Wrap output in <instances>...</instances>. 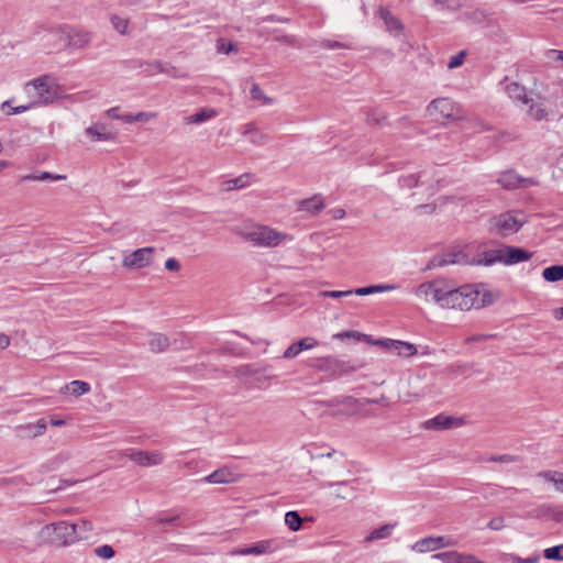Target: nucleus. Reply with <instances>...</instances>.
Instances as JSON below:
<instances>
[{"label":"nucleus","instance_id":"nucleus-47","mask_svg":"<svg viewBox=\"0 0 563 563\" xmlns=\"http://www.w3.org/2000/svg\"><path fill=\"white\" fill-rule=\"evenodd\" d=\"M217 51L221 54L236 53L238 46L232 42L227 43L223 38H220L217 42Z\"/></svg>","mask_w":563,"mask_h":563},{"label":"nucleus","instance_id":"nucleus-51","mask_svg":"<svg viewBox=\"0 0 563 563\" xmlns=\"http://www.w3.org/2000/svg\"><path fill=\"white\" fill-rule=\"evenodd\" d=\"M470 124L472 125L474 132L476 133H481L492 129L488 123H486L484 120L477 117L470 120Z\"/></svg>","mask_w":563,"mask_h":563},{"label":"nucleus","instance_id":"nucleus-7","mask_svg":"<svg viewBox=\"0 0 563 563\" xmlns=\"http://www.w3.org/2000/svg\"><path fill=\"white\" fill-rule=\"evenodd\" d=\"M429 115L439 113L444 119L464 120L461 106L449 98H438L432 100L427 107Z\"/></svg>","mask_w":563,"mask_h":563},{"label":"nucleus","instance_id":"nucleus-57","mask_svg":"<svg viewBox=\"0 0 563 563\" xmlns=\"http://www.w3.org/2000/svg\"><path fill=\"white\" fill-rule=\"evenodd\" d=\"M394 342V339H377L375 345L384 349L385 351L393 352Z\"/></svg>","mask_w":563,"mask_h":563},{"label":"nucleus","instance_id":"nucleus-26","mask_svg":"<svg viewBox=\"0 0 563 563\" xmlns=\"http://www.w3.org/2000/svg\"><path fill=\"white\" fill-rule=\"evenodd\" d=\"M150 350L154 353H162L169 346V340L165 334L153 333L148 341Z\"/></svg>","mask_w":563,"mask_h":563},{"label":"nucleus","instance_id":"nucleus-19","mask_svg":"<svg viewBox=\"0 0 563 563\" xmlns=\"http://www.w3.org/2000/svg\"><path fill=\"white\" fill-rule=\"evenodd\" d=\"M201 481L210 484H229L234 482V474L230 470L223 467L212 472Z\"/></svg>","mask_w":563,"mask_h":563},{"label":"nucleus","instance_id":"nucleus-22","mask_svg":"<svg viewBox=\"0 0 563 563\" xmlns=\"http://www.w3.org/2000/svg\"><path fill=\"white\" fill-rule=\"evenodd\" d=\"M397 523H386L377 529H374L365 539L364 542L371 543L377 540H383L391 536Z\"/></svg>","mask_w":563,"mask_h":563},{"label":"nucleus","instance_id":"nucleus-5","mask_svg":"<svg viewBox=\"0 0 563 563\" xmlns=\"http://www.w3.org/2000/svg\"><path fill=\"white\" fill-rule=\"evenodd\" d=\"M42 534L49 542L59 545H69L78 541L77 528L64 520L44 526Z\"/></svg>","mask_w":563,"mask_h":563},{"label":"nucleus","instance_id":"nucleus-50","mask_svg":"<svg viewBox=\"0 0 563 563\" xmlns=\"http://www.w3.org/2000/svg\"><path fill=\"white\" fill-rule=\"evenodd\" d=\"M353 290H324V291H321L320 292V296L324 297V298H334V299H339V298H343V297H349L351 295H353Z\"/></svg>","mask_w":563,"mask_h":563},{"label":"nucleus","instance_id":"nucleus-25","mask_svg":"<svg viewBox=\"0 0 563 563\" xmlns=\"http://www.w3.org/2000/svg\"><path fill=\"white\" fill-rule=\"evenodd\" d=\"M324 208V203L321 196H313L312 198L305 199L300 202L299 209L307 211L311 214L319 213Z\"/></svg>","mask_w":563,"mask_h":563},{"label":"nucleus","instance_id":"nucleus-46","mask_svg":"<svg viewBox=\"0 0 563 563\" xmlns=\"http://www.w3.org/2000/svg\"><path fill=\"white\" fill-rule=\"evenodd\" d=\"M93 551L98 558L103 559V560L112 559L115 553L113 548L109 544H103V545L97 547Z\"/></svg>","mask_w":563,"mask_h":563},{"label":"nucleus","instance_id":"nucleus-63","mask_svg":"<svg viewBox=\"0 0 563 563\" xmlns=\"http://www.w3.org/2000/svg\"><path fill=\"white\" fill-rule=\"evenodd\" d=\"M165 268L168 271H179L180 264L176 258L170 257L165 262Z\"/></svg>","mask_w":563,"mask_h":563},{"label":"nucleus","instance_id":"nucleus-30","mask_svg":"<svg viewBox=\"0 0 563 563\" xmlns=\"http://www.w3.org/2000/svg\"><path fill=\"white\" fill-rule=\"evenodd\" d=\"M529 109L527 111V114L533 119L534 121H542L548 118V111L544 108L543 103H534L531 99V102L528 104Z\"/></svg>","mask_w":563,"mask_h":563},{"label":"nucleus","instance_id":"nucleus-1","mask_svg":"<svg viewBox=\"0 0 563 563\" xmlns=\"http://www.w3.org/2000/svg\"><path fill=\"white\" fill-rule=\"evenodd\" d=\"M532 253L521 247L504 245L496 250L485 251L476 257L468 258L462 251L450 252L442 255L433 256L429 264V268L443 267L450 264H471L489 266L496 263L504 265H515L529 261Z\"/></svg>","mask_w":563,"mask_h":563},{"label":"nucleus","instance_id":"nucleus-10","mask_svg":"<svg viewBox=\"0 0 563 563\" xmlns=\"http://www.w3.org/2000/svg\"><path fill=\"white\" fill-rule=\"evenodd\" d=\"M456 541L449 537H427L417 541L412 549L417 552H432L445 547H454Z\"/></svg>","mask_w":563,"mask_h":563},{"label":"nucleus","instance_id":"nucleus-42","mask_svg":"<svg viewBox=\"0 0 563 563\" xmlns=\"http://www.w3.org/2000/svg\"><path fill=\"white\" fill-rule=\"evenodd\" d=\"M111 24L120 34L124 35V34H126L129 19L122 18L120 15H112Z\"/></svg>","mask_w":563,"mask_h":563},{"label":"nucleus","instance_id":"nucleus-40","mask_svg":"<svg viewBox=\"0 0 563 563\" xmlns=\"http://www.w3.org/2000/svg\"><path fill=\"white\" fill-rule=\"evenodd\" d=\"M506 560L511 563H537L540 560V555L538 553H534L528 558H520L519 555L515 553L506 554Z\"/></svg>","mask_w":563,"mask_h":563},{"label":"nucleus","instance_id":"nucleus-49","mask_svg":"<svg viewBox=\"0 0 563 563\" xmlns=\"http://www.w3.org/2000/svg\"><path fill=\"white\" fill-rule=\"evenodd\" d=\"M489 462H500V463H517L520 461V457L511 454H501V455H490L488 457Z\"/></svg>","mask_w":563,"mask_h":563},{"label":"nucleus","instance_id":"nucleus-29","mask_svg":"<svg viewBox=\"0 0 563 563\" xmlns=\"http://www.w3.org/2000/svg\"><path fill=\"white\" fill-rule=\"evenodd\" d=\"M396 285H372L367 287H361L353 290V292L357 296H366L377 292L390 291L396 289Z\"/></svg>","mask_w":563,"mask_h":563},{"label":"nucleus","instance_id":"nucleus-27","mask_svg":"<svg viewBox=\"0 0 563 563\" xmlns=\"http://www.w3.org/2000/svg\"><path fill=\"white\" fill-rule=\"evenodd\" d=\"M46 422L44 419H40L35 424L29 423L25 426H20L19 430L23 431L30 438H36L46 431Z\"/></svg>","mask_w":563,"mask_h":563},{"label":"nucleus","instance_id":"nucleus-4","mask_svg":"<svg viewBox=\"0 0 563 563\" xmlns=\"http://www.w3.org/2000/svg\"><path fill=\"white\" fill-rule=\"evenodd\" d=\"M525 223L523 214L508 211L493 217L488 222V230L494 234L507 238L517 233Z\"/></svg>","mask_w":563,"mask_h":563},{"label":"nucleus","instance_id":"nucleus-59","mask_svg":"<svg viewBox=\"0 0 563 563\" xmlns=\"http://www.w3.org/2000/svg\"><path fill=\"white\" fill-rule=\"evenodd\" d=\"M65 178H66V176H64V175H55L49 172H42L38 174L40 180H62Z\"/></svg>","mask_w":563,"mask_h":563},{"label":"nucleus","instance_id":"nucleus-38","mask_svg":"<svg viewBox=\"0 0 563 563\" xmlns=\"http://www.w3.org/2000/svg\"><path fill=\"white\" fill-rule=\"evenodd\" d=\"M461 555L462 553H459L456 551H448L438 553L433 555V558L442 561L443 563H459V560H461Z\"/></svg>","mask_w":563,"mask_h":563},{"label":"nucleus","instance_id":"nucleus-23","mask_svg":"<svg viewBox=\"0 0 563 563\" xmlns=\"http://www.w3.org/2000/svg\"><path fill=\"white\" fill-rule=\"evenodd\" d=\"M335 486L339 487V488H342V487L346 488V490L344 493L342 490L336 492L334 494L335 498L347 499L350 497H354L355 489L350 486V483L347 481H342V482H323L321 484L322 488H333Z\"/></svg>","mask_w":563,"mask_h":563},{"label":"nucleus","instance_id":"nucleus-15","mask_svg":"<svg viewBox=\"0 0 563 563\" xmlns=\"http://www.w3.org/2000/svg\"><path fill=\"white\" fill-rule=\"evenodd\" d=\"M317 367L321 371H332L334 373H350L357 371L356 366H352L349 363L338 360L333 356L319 358Z\"/></svg>","mask_w":563,"mask_h":563},{"label":"nucleus","instance_id":"nucleus-6","mask_svg":"<svg viewBox=\"0 0 563 563\" xmlns=\"http://www.w3.org/2000/svg\"><path fill=\"white\" fill-rule=\"evenodd\" d=\"M32 89L37 98L34 101V107L37 104H48L58 98V87L54 85L49 76L38 77L26 85V88Z\"/></svg>","mask_w":563,"mask_h":563},{"label":"nucleus","instance_id":"nucleus-9","mask_svg":"<svg viewBox=\"0 0 563 563\" xmlns=\"http://www.w3.org/2000/svg\"><path fill=\"white\" fill-rule=\"evenodd\" d=\"M154 253V247H142L132 252L129 255H125L122 260V266L125 268H143L151 264L152 254Z\"/></svg>","mask_w":563,"mask_h":563},{"label":"nucleus","instance_id":"nucleus-8","mask_svg":"<svg viewBox=\"0 0 563 563\" xmlns=\"http://www.w3.org/2000/svg\"><path fill=\"white\" fill-rule=\"evenodd\" d=\"M444 282V279H434L422 283L416 288L415 294L426 301H434L437 305L441 306Z\"/></svg>","mask_w":563,"mask_h":563},{"label":"nucleus","instance_id":"nucleus-20","mask_svg":"<svg viewBox=\"0 0 563 563\" xmlns=\"http://www.w3.org/2000/svg\"><path fill=\"white\" fill-rule=\"evenodd\" d=\"M454 420L455 419L453 417L440 413V415L424 421L423 427L426 429L444 430V429L451 428L454 423Z\"/></svg>","mask_w":563,"mask_h":563},{"label":"nucleus","instance_id":"nucleus-41","mask_svg":"<svg viewBox=\"0 0 563 563\" xmlns=\"http://www.w3.org/2000/svg\"><path fill=\"white\" fill-rule=\"evenodd\" d=\"M155 67L158 69V73L166 74L174 78H184L185 74H181L175 66H170L168 64H156Z\"/></svg>","mask_w":563,"mask_h":563},{"label":"nucleus","instance_id":"nucleus-3","mask_svg":"<svg viewBox=\"0 0 563 563\" xmlns=\"http://www.w3.org/2000/svg\"><path fill=\"white\" fill-rule=\"evenodd\" d=\"M238 234L253 246L266 249L277 247L282 243L292 240V236L285 232L258 223L239 228Z\"/></svg>","mask_w":563,"mask_h":563},{"label":"nucleus","instance_id":"nucleus-53","mask_svg":"<svg viewBox=\"0 0 563 563\" xmlns=\"http://www.w3.org/2000/svg\"><path fill=\"white\" fill-rule=\"evenodd\" d=\"M554 475H556V473H553V475L551 472L540 473V476H543L545 479L553 482L556 488L563 492V474H560L559 478H555Z\"/></svg>","mask_w":563,"mask_h":563},{"label":"nucleus","instance_id":"nucleus-13","mask_svg":"<svg viewBox=\"0 0 563 563\" xmlns=\"http://www.w3.org/2000/svg\"><path fill=\"white\" fill-rule=\"evenodd\" d=\"M92 33L77 27H69L66 32V40L71 48L80 49L87 47L92 41Z\"/></svg>","mask_w":563,"mask_h":563},{"label":"nucleus","instance_id":"nucleus-2","mask_svg":"<svg viewBox=\"0 0 563 563\" xmlns=\"http://www.w3.org/2000/svg\"><path fill=\"white\" fill-rule=\"evenodd\" d=\"M478 297L479 291L474 286L464 285L454 288L445 280L440 307L445 309L470 310L490 302L486 300V295L483 296L482 300H479Z\"/></svg>","mask_w":563,"mask_h":563},{"label":"nucleus","instance_id":"nucleus-39","mask_svg":"<svg viewBox=\"0 0 563 563\" xmlns=\"http://www.w3.org/2000/svg\"><path fill=\"white\" fill-rule=\"evenodd\" d=\"M543 555L547 560L563 561V544L545 549Z\"/></svg>","mask_w":563,"mask_h":563},{"label":"nucleus","instance_id":"nucleus-16","mask_svg":"<svg viewBox=\"0 0 563 563\" xmlns=\"http://www.w3.org/2000/svg\"><path fill=\"white\" fill-rule=\"evenodd\" d=\"M505 91L507 96L514 102H520L522 104H529L531 102V98L528 97L527 89L519 82H510L505 87Z\"/></svg>","mask_w":563,"mask_h":563},{"label":"nucleus","instance_id":"nucleus-48","mask_svg":"<svg viewBox=\"0 0 563 563\" xmlns=\"http://www.w3.org/2000/svg\"><path fill=\"white\" fill-rule=\"evenodd\" d=\"M420 174H411L407 176H402L399 179L400 187L402 188H412L418 186L419 184Z\"/></svg>","mask_w":563,"mask_h":563},{"label":"nucleus","instance_id":"nucleus-62","mask_svg":"<svg viewBox=\"0 0 563 563\" xmlns=\"http://www.w3.org/2000/svg\"><path fill=\"white\" fill-rule=\"evenodd\" d=\"M551 518L558 522H563V507H555L551 510Z\"/></svg>","mask_w":563,"mask_h":563},{"label":"nucleus","instance_id":"nucleus-14","mask_svg":"<svg viewBox=\"0 0 563 563\" xmlns=\"http://www.w3.org/2000/svg\"><path fill=\"white\" fill-rule=\"evenodd\" d=\"M358 402L356 398L353 396H336L331 399L327 400H318L317 404L324 406V407H338V406H345L346 410H339L334 411L332 416H340V415H354L356 411L352 410L351 408L355 406Z\"/></svg>","mask_w":563,"mask_h":563},{"label":"nucleus","instance_id":"nucleus-36","mask_svg":"<svg viewBox=\"0 0 563 563\" xmlns=\"http://www.w3.org/2000/svg\"><path fill=\"white\" fill-rule=\"evenodd\" d=\"M249 175H241L234 179H230L223 183L224 190L241 189L247 185Z\"/></svg>","mask_w":563,"mask_h":563},{"label":"nucleus","instance_id":"nucleus-17","mask_svg":"<svg viewBox=\"0 0 563 563\" xmlns=\"http://www.w3.org/2000/svg\"><path fill=\"white\" fill-rule=\"evenodd\" d=\"M242 134L250 137V142L255 145H264L268 136L263 133L253 122L246 123L243 126Z\"/></svg>","mask_w":563,"mask_h":563},{"label":"nucleus","instance_id":"nucleus-21","mask_svg":"<svg viewBox=\"0 0 563 563\" xmlns=\"http://www.w3.org/2000/svg\"><path fill=\"white\" fill-rule=\"evenodd\" d=\"M379 15L389 32L394 31L400 33L404 30V24L401 21L396 18L388 9L382 8L379 10Z\"/></svg>","mask_w":563,"mask_h":563},{"label":"nucleus","instance_id":"nucleus-44","mask_svg":"<svg viewBox=\"0 0 563 563\" xmlns=\"http://www.w3.org/2000/svg\"><path fill=\"white\" fill-rule=\"evenodd\" d=\"M298 350L300 351V353L302 351H306V350H311L316 346L319 345V342L317 339L312 338V336H306V338H302L301 340L295 342Z\"/></svg>","mask_w":563,"mask_h":563},{"label":"nucleus","instance_id":"nucleus-43","mask_svg":"<svg viewBox=\"0 0 563 563\" xmlns=\"http://www.w3.org/2000/svg\"><path fill=\"white\" fill-rule=\"evenodd\" d=\"M77 528L78 540L87 539L88 533L92 530V523L89 520H81L79 523H74Z\"/></svg>","mask_w":563,"mask_h":563},{"label":"nucleus","instance_id":"nucleus-37","mask_svg":"<svg viewBox=\"0 0 563 563\" xmlns=\"http://www.w3.org/2000/svg\"><path fill=\"white\" fill-rule=\"evenodd\" d=\"M252 100L261 101L264 104L273 103V98L266 96L257 84H253L250 90Z\"/></svg>","mask_w":563,"mask_h":563},{"label":"nucleus","instance_id":"nucleus-28","mask_svg":"<svg viewBox=\"0 0 563 563\" xmlns=\"http://www.w3.org/2000/svg\"><path fill=\"white\" fill-rule=\"evenodd\" d=\"M217 115V111L209 108L200 109L198 112L186 118L188 124H199Z\"/></svg>","mask_w":563,"mask_h":563},{"label":"nucleus","instance_id":"nucleus-35","mask_svg":"<svg viewBox=\"0 0 563 563\" xmlns=\"http://www.w3.org/2000/svg\"><path fill=\"white\" fill-rule=\"evenodd\" d=\"M33 107H34V103H29V104L19 106V107H11V101L5 100L1 104V110L10 115V114L23 113V112L32 109Z\"/></svg>","mask_w":563,"mask_h":563},{"label":"nucleus","instance_id":"nucleus-34","mask_svg":"<svg viewBox=\"0 0 563 563\" xmlns=\"http://www.w3.org/2000/svg\"><path fill=\"white\" fill-rule=\"evenodd\" d=\"M66 389L75 396H81L90 390V385L82 380H73L66 385Z\"/></svg>","mask_w":563,"mask_h":563},{"label":"nucleus","instance_id":"nucleus-24","mask_svg":"<svg viewBox=\"0 0 563 563\" xmlns=\"http://www.w3.org/2000/svg\"><path fill=\"white\" fill-rule=\"evenodd\" d=\"M393 352L401 357H410L418 353L417 346L410 342L395 340Z\"/></svg>","mask_w":563,"mask_h":563},{"label":"nucleus","instance_id":"nucleus-55","mask_svg":"<svg viewBox=\"0 0 563 563\" xmlns=\"http://www.w3.org/2000/svg\"><path fill=\"white\" fill-rule=\"evenodd\" d=\"M334 339L338 340H344V339H354V340H361V332L349 330L344 332H340L333 335Z\"/></svg>","mask_w":563,"mask_h":563},{"label":"nucleus","instance_id":"nucleus-18","mask_svg":"<svg viewBox=\"0 0 563 563\" xmlns=\"http://www.w3.org/2000/svg\"><path fill=\"white\" fill-rule=\"evenodd\" d=\"M86 134L92 141H112L114 140V134L107 130V126L102 123H97L90 125L86 129Z\"/></svg>","mask_w":563,"mask_h":563},{"label":"nucleus","instance_id":"nucleus-31","mask_svg":"<svg viewBox=\"0 0 563 563\" xmlns=\"http://www.w3.org/2000/svg\"><path fill=\"white\" fill-rule=\"evenodd\" d=\"M542 276L547 282L563 280V265H552L543 269Z\"/></svg>","mask_w":563,"mask_h":563},{"label":"nucleus","instance_id":"nucleus-33","mask_svg":"<svg viewBox=\"0 0 563 563\" xmlns=\"http://www.w3.org/2000/svg\"><path fill=\"white\" fill-rule=\"evenodd\" d=\"M285 523L291 531H298L301 528L302 518L297 511L291 510L286 512Z\"/></svg>","mask_w":563,"mask_h":563},{"label":"nucleus","instance_id":"nucleus-60","mask_svg":"<svg viewBox=\"0 0 563 563\" xmlns=\"http://www.w3.org/2000/svg\"><path fill=\"white\" fill-rule=\"evenodd\" d=\"M322 47L329 48V49L349 48V46L343 44V43H340V42H336V41H330V40H327V41L322 42Z\"/></svg>","mask_w":563,"mask_h":563},{"label":"nucleus","instance_id":"nucleus-58","mask_svg":"<svg viewBox=\"0 0 563 563\" xmlns=\"http://www.w3.org/2000/svg\"><path fill=\"white\" fill-rule=\"evenodd\" d=\"M386 117L384 114H380V113H377V112H372V113H368L367 114V123L371 124V125H376V124H380V122L383 120H385Z\"/></svg>","mask_w":563,"mask_h":563},{"label":"nucleus","instance_id":"nucleus-12","mask_svg":"<svg viewBox=\"0 0 563 563\" xmlns=\"http://www.w3.org/2000/svg\"><path fill=\"white\" fill-rule=\"evenodd\" d=\"M129 459L139 466H155L159 465L164 461V455L159 451H142V450H130Z\"/></svg>","mask_w":563,"mask_h":563},{"label":"nucleus","instance_id":"nucleus-32","mask_svg":"<svg viewBox=\"0 0 563 563\" xmlns=\"http://www.w3.org/2000/svg\"><path fill=\"white\" fill-rule=\"evenodd\" d=\"M498 184L506 189H515L520 184V178L512 172L504 173L498 178Z\"/></svg>","mask_w":563,"mask_h":563},{"label":"nucleus","instance_id":"nucleus-54","mask_svg":"<svg viewBox=\"0 0 563 563\" xmlns=\"http://www.w3.org/2000/svg\"><path fill=\"white\" fill-rule=\"evenodd\" d=\"M487 528L494 531H500L505 528V519L503 516L495 517L487 523Z\"/></svg>","mask_w":563,"mask_h":563},{"label":"nucleus","instance_id":"nucleus-11","mask_svg":"<svg viewBox=\"0 0 563 563\" xmlns=\"http://www.w3.org/2000/svg\"><path fill=\"white\" fill-rule=\"evenodd\" d=\"M279 549L278 543L274 539L262 540L247 548L235 549L232 555H262L272 553Z\"/></svg>","mask_w":563,"mask_h":563},{"label":"nucleus","instance_id":"nucleus-52","mask_svg":"<svg viewBox=\"0 0 563 563\" xmlns=\"http://www.w3.org/2000/svg\"><path fill=\"white\" fill-rule=\"evenodd\" d=\"M465 56L466 53L464 51H461L460 53L453 55L448 63V67L450 69L460 67L464 63Z\"/></svg>","mask_w":563,"mask_h":563},{"label":"nucleus","instance_id":"nucleus-61","mask_svg":"<svg viewBox=\"0 0 563 563\" xmlns=\"http://www.w3.org/2000/svg\"><path fill=\"white\" fill-rule=\"evenodd\" d=\"M459 561H460L459 563H485V562L478 560L473 554H463V553L461 555V560H459Z\"/></svg>","mask_w":563,"mask_h":563},{"label":"nucleus","instance_id":"nucleus-45","mask_svg":"<svg viewBox=\"0 0 563 563\" xmlns=\"http://www.w3.org/2000/svg\"><path fill=\"white\" fill-rule=\"evenodd\" d=\"M156 64H163V63L158 62V60H154V62L136 60L135 67H140V68L144 67V73L148 76H153L155 74H159L158 69L155 67Z\"/></svg>","mask_w":563,"mask_h":563},{"label":"nucleus","instance_id":"nucleus-64","mask_svg":"<svg viewBox=\"0 0 563 563\" xmlns=\"http://www.w3.org/2000/svg\"><path fill=\"white\" fill-rule=\"evenodd\" d=\"M155 115H156L155 113L137 112L136 114H134V122H137V121L145 122L152 118H155Z\"/></svg>","mask_w":563,"mask_h":563},{"label":"nucleus","instance_id":"nucleus-56","mask_svg":"<svg viewBox=\"0 0 563 563\" xmlns=\"http://www.w3.org/2000/svg\"><path fill=\"white\" fill-rule=\"evenodd\" d=\"M299 354H300V351L298 350L296 343L294 342L284 351L283 358L292 360V358L297 357Z\"/></svg>","mask_w":563,"mask_h":563}]
</instances>
